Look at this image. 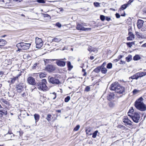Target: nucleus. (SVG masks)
<instances>
[{"label":"nucleus","instance_id":"obj_1","mask_svg":"<svg viewBox=\"0 0 146 146\" xmlns=\"http://www.w3.org/2000/svg\"><path fill=\"white\" fill-rule=\"evenodd\" d=\"M110 89L119 94H122L125 92V88L120 85L117 82L112 83L110 87Z\"/></svg>","mask_w":146,"mask_h":146},{"label":"nucleus","instance_id":"obj_2","mask_svg":"<svg viewBox=\"0 0 146 146\" xmlns=\"http://www.w3.org/2000/svg\"><path fill=\"white\" fill-rule=\"evenodd\" d=\"M143 99L142 97L139 98L135 102V105L137 109L141 111L146 110V106L143 102Z\"/></svg>","mask_w":146,"mask_h":146},{"label":"nucleus","instance_id":"obj_3","mask_svg":"<svg viewBox=\"0 0 146 146\" xmlns=\"http://www.w3.org/2000/svg\"><path fill=\"white\" fill-rule=\"evenodd\" d=\"M47 83L46 79H44L36 84L35 88H37L40 90L46 91L48 87L46 85Z\"/></svg>","mask_w":146,"mask_h":146},{"label":"nucleus","instance_id":"obj_4","mask_svg":"<svg viewBox=\"0 0 146 146\" xmlns=\"http://www.w3.org/2000/svg\"><path fill=\"white\" fill-rule=\"evenodd\" d=\"M31 45V44L26 43L23 42L17 44L16 46L18 48V50L20 51L21 50H25L28 49Z\"/></svg>","mask_w":146,"mask_h":146},{"label":"nucleus","instance_id":"obj_5","mask_svg":"<svg viewBox=\"0 0 146 146\" xmlns=\"http://www.w3.org/2000/svg\"><path fill=\"white\" fill-rule=\"evenodd\" d=\"M26 87L25 83L21 82L16 84L15 88L17 92L20 93L23 92Z\"/></svg>","mask_w":146,"mask_h":146},{"label":"nucleus","instance_id":"obj_6","mask_svg":"<svg viewBox=\"0 0 146 146\" xmlns=\"http://www.w3.org/2000/svg\"><path fill=\"white\" fill-rule=\"evenodd\" d=\"M129 116L132 118L134 122L137 123L139 122V121L140 118V115L137 113L135 112L133 114H129Z\"/></svg>","mask_w":146,"mask_h":146},{"label":"nucleus","instance_id":"obj_7","mask_svg":"<svg viewBox=\"0 0 146 146\" xmlns=\"http://www.w3.org/2000/svg\"><path fill=\"white\" fill-rule=\"evenodd\" d=\"M48 79L50 83L55 85L59 84L60 83L59 80L55 77L49 76Z\"/></svg>","mask_w":146,"mask_h":146},{"label":"nucleus","instance_id":"obj_8","mask_svg":"<svg viewBox=\"0 0 146 146\" xmlns=\"http://www.w3.org/2000/svg\"><path fill=\"white\" fill-rule=\"evenodd\" d=\"M35 43L36 48H40L43 44L42 39L38 37H36L35 38Z\"/></svg>","mask_w":146,"mask_h":146},{"label":"nucleus","instance_id":"obj_9","mask_svg":"<svg viewBox=\"0 0 146 146\" xmlns=\"http://www.w3.org/2000/svg\"><path fill=\"white\" fill-rule=\"evenodd\" d=\"M27 81L29 84L33 86H36V84L35 79L33 77H29L27 78Z\"/></svg>","mask_w":146,"mask_h":146},{"label":"nucleus","instance_id":"obj_10","mask_svg":"<svg viewBox=\"0 0 146 146\" xmlns=\"http://www.w3.org/2000/svg\"><path fill=\"white\" fill-rule=\"evenodd\" d=\"M64 60H66L65 58L63 59H60L57 60V61L56 62V64L58 66L60 67H64L66 65V62L63 61Z\"/></svg>","mask_w":146,"mask_h":146},{"label":"nucleus","instance_id":"obj_11","mask_svg":"<svg viewBox=\"0 0 146 146\" xmlns=\"http://www.w3.org/2000/svg\"><path fill=\"white\" fill-rule=\"evenodd\" d=\"M55 67L52 64L47 65L45 68L46 70L49 72H52L55 70Z\"/></svg>","mask_w":146,"mask_h":146},{"label":"nucleus","instance_id":"obj_12","mask_svg":"<svg viewBox=\"0 0 146 146\" xmlns=\"http://www.w3.org/2000/svg\"><path fill=\"white\" fill-rule=\"evenodd\" d=\"M123 122L125 123V125H131L132 122L129 120L127 116L123 119Z\"/></svg>","mask_w":146,"mask_h":146},{"label":"nucleus","instance_id":"obj_13","mask_svg":"<svg viewBox=\"0 0 146 146\" xmlns=\"http://www.w3.org/2000/svg\"><path fill=\"white\" fill-rule=\"evenodd\" d=\"M2 108L0 107V108ZM7 111L6 109L3 108V109L0 110V118L2 117L3 115H5L7 114Z\"/></svg>","mask_w":146,"mask_h":146},{"label":"nucleus","instance_id":"obj_14","mask_svg":"<svg viewBox=\"0 0 146 146\" xmlns=\"http://www.w3.org/2000/svg\"><path fill=\"white\" fill-rule=\"evenodd\" d=\"M144 22L143 21L139 19L137 21V24L138 28L139 29H140L142 27Z\"/></svg>","mask_w":146,"mask_h":146},{"label":"nucleus","instance_id":"obj_15","mask_svg":"<svg viewBox=\"0 0 146 146\" xmlns=\"http://www.w3.org/2000/svg\"><path fill=\"white\" fill-rule=\"evenodd\" d=\"M76 29L80 31H84V27H83L82 24H77Z\"/></svg>","mask_w":146,"mask_h":146},{"label":"nucleus","instance_id":"obj_16","mask_svg":"<svg viewBox=\"0 0 146 146\" xmlns=\"http://www.w3.org/2000/svg\"><path fill=\"white\" fill-rule=\"evenodd\" d=\"M114 96L115 95L113 93H110L107 96V99L109 100H111L114 99Z\"/></svg>","mask_w":146,"mask_h":146},{"label":"nucleus","instance_id":"obj_17","mask_svg":"<svg viewBox=\"0 0 146 146\" xmlns=\"http://www.w3.org/2000/svg\"><path fill=\"white\" fill-rule=\"evenodd\" d=\"M139 78L138 74L137 73L135 74L129 78V79H136L137 80Z\"/></svg>","mask_w":146,"mask_h":146},{"label":"nucleus","instance_id":"obj_18","mask_svg":"<svg viewBox=\"0 0 146 146\" xmlns=\"http://www.w3.org/2000/svg\"><path fill=\"white\" fill-rule=\"evenodd\" d=\"M34 117L35 119V122H37L38 121V120L40 119V115L38 114L35 113L34 115Z\"/></svg>","mask_w":146,"mask_h":146},{"label":"nucleus","instance_id":"obj_19","mask_svg":"<svg viewBox=\"0 0 146 146\" xmlns=\"http://www.w3.org/2000/svg\"><path fill=\"white\" fill-rule=\"evenodd\" d=\"M127 7V4H124L121 6L119 10L120 11L121 10H123L126 9Z\"/></svg>","mask_w":146,"mask_h":146},{"label":"nucleus","instance_id":"obj_20","mask_svg":"<svg viewBox=\"0 0 146 146\" xmlns=\"http://www.w3.org/2000/svg\"><path fill=\"white\" fill-rule=\"evenodd\" d=\"M109 106L111 108H113L115 106V104L113 102H110L108 103Z\"/></svg>","mask_w":146,"mask_h":146},{"label":"nucleus","instance_id":"obj_21","mask_svg":"<svg viewBox=\"0 0 146 146\" xmlns=\"http://www.w3.org/2000/svg\"><path fill=\"white\" fill-rule=\"evenodd\" d=\"M67 66L68 70H70L73 67V66L71 65V62L70 61H68L67 62Z\"/></svg>","mask_w":146,"mask_h":146},{"label":"nucleus","instance_id":"obj_22","mask_svg":"<svg viewBox=\"0 0 146 146\" xmlns=\"http://www.w3.org/2000/svg\"><path fill=\"white\" fill-rule=\"evenodd\" d=\"M138 75L139 77H142L146 75V72H138Z\"/></svg>","mask_w":146,"mask_h":146},{"label":"nucleus","instance_id":"obj_23","mask_svg":"<svg viewBox=\"0 0 146 146\" xmlns=\"http://www.w3.org/2000/svg\"><path fill=\"white\" fill-rule=\"evenodd\" d=\"M100 68L98 66L93 71V72H94L96 73H98L100 72Z\"/></svg>","mask_w":146,"mask_h":146},{"label":"nucleus","instance_id":"obj_24","mask_svg":"<svg viewBox=\"0 0 146 146\" xmlns=\"http://www.w3.org/2000/svg\"><path fill=\"white\" fill-rule=\"evenodd\" d=\"M126 59L128 62L130 61L132 59V56L131 55H129L126 57Z\"/></svg>","mask_w":146,"mask_h":146},{"label":"nucleus","instance_id":"obj_25","mask_svg":"<svg viewBox=\"0 0 146 146\" xmlns=\"http://www.w3.org/2000/svg\"><path fill=\"white\" fill-rule=\"evenodd\" d=\"M6 43V41L4 39H1V42L0 43V45L1 46V47L4 46Z\"/></svg>","mask_w":146,"mask_h":146},{"label":"nucleus","instance_id":"obj_26","mask_svg":"<svg viewBox=\"0 0 146 146\" xmlns=\"http://www.w3.org/2000/svg\"><path fill=\"white\" fill-rule=\"evenodd\" d=\"M61 39L58 37H56L54 38L52 40L53 41L56 42H58L61 40Z\"/></svg>","mask_w":146,"mask_h":146},{"label":"nucleus","instance_id":"obj_27","mask_svg":"<svg viewBox=\"0 0 146 146\" xmlns=\"http://www.w3.org/2000/svg\"><path fill=\"white\" fill-rule=\"evenodd\" d=\"M134 38V35H130L127 38V40H132Z\"/></svg>","mask_w":146,"mask_h":146},{"label":"nucleus","instance_id":"obj_28","mask_svg":"<svg viewBox=\"0 0 146 146\" xmlns=\"http://www.w3.org/2000/svg\"><path fill=\"white\" fill-rule=\"evenodd\" d=\"M140 59V56L138 55H136L134 56L133 58V59L134 60H137Z\"/></svg>","mask_w":146,"mask_h":146},{"label":"nucleus","instance_id":"obj_29","mask_svg":"<svg viewBox=\"0 0 146 146\" xmlns=\"http://www.w3.org/2000/svg\"><path fill=\"white\" fill-rule=\"evenodd\" d=\"M101 72L102 73L104 74H105L106 73L107 70L106 68H102L101 70Z\"/></svg>","mask_w":146,"mask_h":146},{"label":"nucleus","instance_id":"obj_30","mask_svg":"<svg viewBox=\"0 0 146 146\" xmlns=\"http://www.w3.org/2000/svg\"><path fill=\"white\" fill-rule=\"evenodd\" d=\"M134 112V110L133 108H131V109H130L128 112V115L129 116V114H133L134 113H133Z\"/></svg>","mask_w":146,"mask_h":146},{"label":"nucleus","instance_id":"obj_31","mask_svg":"<svg viewBox=\"0 0 146 146\" xmlns=\"http://www.w3.org/2000/svg\"><path fill=\"white\" fill-rule=\"evenodd\" d=\"M134 44V42H128L126 43L127 46L130 48H131L132 46V44Z\"/></svg>","mask_w":146,"mask_h":146},{"label":"nucleus","instance_id":"obj_32","mask_svg":"<svg viewBox=\"0 0 146 146\" xmlns=\"http://www.w3.org/2000/svg\"><path fill=\"white\" fill-rule=\"evenodd\" d=\"M46 74L44 73H41L39 74V76L40 78H42L46 76Z\"/></svg>","mask_w":146,"mask_h":146},{"label":"nucleus","instance_id":"obj_33","mask_svg":"<svg viewBox=\"0 0 146 146\" xmlns=\"http://www.w3.org/2000/svg\"><path fill=\"white\" fill-rule=\"evenodd\" d=\"M98 132V131L96 130L93 133L92 137L93 138H95L96 137Z\"/></svg>","mask_w":146,"mask_h":146},{"label":"nucleus","instance_id":"obj_34","mask_svg":"<svg viewBox=\"0 0 146 146\" xmlns=\"http://www.w3.org/2000/svg\"><path fill=\"white\" fill-rule=\"evenodd\" d=\"M51 116V115L50 114H48L47 115V116L46 118V119L49 122L50 121Z\"/></svg>","mask_w":146,"mask_h":146},{"label":"nucleus","instance_id":"obj_35","mask_svg":"<svg viewBox=\"0 0 146 146\" xmlns=\"http://www.w3.org/2000/svg\"><path fill=\"white\" fill-rule=\"evenodd\" d=\"M112 64L111 63H109L107 64L106 67L110 69L112 68Z\"/></svg>","mask_w":146,"mask_h":146},{"label":"nucleus","instance_id":"obj_36","mask_svg":"<svg viewBox=\"0 0 146 146\" xmlns=\"http://www.w3.org/2000/svg\"><path fill=\"white\" fill-rule=\"evenodd\" d=\"M90 88L89 86H86L85 89L84 91H85L86 92H88L89 91H90Z\"/></svg>","mask_w":146,"mask_h":146},{"label":"nucleus","instance_id":"obj_37","mask_svg":"<svg viewBox=\"0 0 146 146\" xmlns=\"http://www.w3.org/2000/svg\"><path fill=\"white\" fill-rule=\"evenodd\" d=\"M70 96H67L64 99V101L66 102H68L70 99Z\"/></svg>","mask_w":146,"mask_h":146},{"label":"nucleus","instance_id":"obj_38","mask_svg":"<svg viewBox=\"0 0 146 146\" xmlns=\"http://www.w3.org/2000/svg\"><path fill=\"white\" fill-rule=\"evenodd\" d=\"M106 62H104L103 64H102V65L100 66H99V67H100V69H102V68H105V65H106Z\"/></svg>","mask_w":146,"mask_h":146},{"label":"nucleus","instance_id":"obj_39","mask_svg":"<svg viewBox=\"0 0 146 146\" xmlns=\"http://www.w3.org/2000/svg\"><path fill=\"white\" fill-rule=\"evenodd\" d=\"M94 5L96 7H99L100 6V3L98 2H95L94 3Z\"/></svg>","mask_w":146,"mask_h":146},{"label":"nucleus","instance_id":"obj_40","mask_svg":"<svg viewBox=\"0 0 146 146\" xmlns=\"http://www.w3.org/2000/svg\"><path fill=\"white\" fill-rule=\"evenodd\" d=\"M139 91L137 90L136 89H134L133 91V95L136 94Z\"/></svg>","mask_w":146,"mask_h":146},{"label":"nucleus","instance_id":"obj_41","mask_svg":"<svg viewBox=\"0 0 146 146\" xmlns=\"http://www.w3.org/2000/svg\"><path fill=\"white\" fill-rule=\"evenodd\" d=\"M105 17L102 15H100V19L102 21H104L105 19Z\"/></svg>","mask_w":146,"mask_h":146},{"label":"nucleus","instance_id":"obj_42","mask_svg":"<svg viewBox=\"0 0 146 146\" xmlns=\"http://www.w3.org/2000/svg\"><path fill=\"white\" fill-rule=\"evenodd\" d=\"M80 128V126L79 125H77L74 128V131H78Z\"/></svg>","mask_w":146,"mask_h":146},{"label":"nucleus","instance_id":"obj_43","mask_svg":"<svg viewBox=\"0 0 146 146\" xmlns=\"http://www.w3.org/2000/svg\"><path fill=\"white\" fill-rule=\"evenodd\" d=\"M1 100L5 104H8V102L6 100L4 99H2Z\"/></svg>","mask_w":146,"mask_h":146},{"label":"nucleus","instance_id":"obj_44","mask_svg":"<svg viewBox=\"0 0 146 146\" xmlns=\"http://www.w3.org/2000/svg\"><path fill=\"white\" fill-rule=\"evenodd\" d=\"M52 96L53 97L52 98L54 100L55 99L56 97V94L55 92H54L52 93Z\"/></svg>","mask_w":146,"mask_h":146},{"label":"nucleus","instance_id":"obj_45","mask_svg":"<svg viewBox=\"0 0 146 146\" xmlns=\"http://www.w3.org/2000/svg\"><path fill=\"white\" fill-rule=\"evenodd\" d=\"M17 133H18L19 134L20 136H22L23 133V132L21 130H20L19 131L17 132Z\"/></svg>","mask_w":146,"mask_h":146},{"label":"nucleus","instance_id":"obj_46","mask_svg":"<svg viewBox=\"0 0 146 146\" xmlns=\"http://www.w3.org/2000/svg\"><path fill=\"white\" fill-rule=\"evenodd\" d=\"M37 2L39 3H44L45 1L44 0H37Z\"/></svg>","mask_w":146,"mask_h":146},{"label":"nucleus","instance_id":"obj_47","mask_svg":"<svg viewBox=\"0 0 146 146\" xmlns=\"http://www.w3.org/2000/svg\"><path fill=\"white\" fill-rule=\"evenodd\" d=\"M21 75V73H20L19 74L17 75L16 77H14V78L16 80L17 79H18V77Z\"/></svg>","mask_w":146,"mask_h":146},{"label":"nucleus","instance_id":"obj_48","mask_svg":"<svg viewBox=\"0 0 146 146\" xmlns=\"http://www.w3.org/2000/svg\"><path fill=\"white\" fill-rule=\"evenodd\" d=\"M131 29H129L128 30V31H129V33H128V35L129 36H130V35H134L133 34V33H132V32H131Z\"/></svg>","mask_w":146,"mask_h":146},{"label":"nucleus","instance_id":"obj_49","mask_svg":"<svg viewBox=\"0 0 146 146\" xmlns=\"http://www.w3.org/2000/svg\"><path fill=\"white\" fill-rule=\"evenodd\" d=\"M37 64L36 63H35L33 65V66H32V68L33 69H35L36 68L37 66Z\"/></svg>","mask_w":146,"mask_h":146},{"label":"nucleus","instance_id":"obj_50","mask_svg":"<svg viewBox=\"0 0 146 146\" xmlns=\"http://www.w3.org/2000/svg\"><path fill=\"white\" fill-rule=\"evenodd\" d=\"M133 1L134 0H129L126 4H127L128 6V5L130 4L131 3L133 2Z\"/></svg>","mask_w":146,"mask_h":146},{"label":"nucleus","instance_id":"obj_51","mask_svg":"<svg viewBox=\"0 0 146 146\" xmlns=\"http://www.w3.org/2000/svg\"><path fill=\"white\" fill-rule=\"evenodd\" d=\"M11 83L13 84V83H14L15 81V79L13 78H11Z\"/></svg>","mask_w":146,"mask_h":146},{"label":"nucleus","instance_id":"obj_52","mask_svg":"<svg viewBox=\"0 0 146 146\" xmlns=\"http://www.w3.org/2000/svg\"><path fill=\"white\" fill-rule=\"evenodd\" d=\"M56 25L58 27H61V24L59 23H56Z\"/></svg>","mask_w":146,"mask_h":146},{"label":"nucleus","instance_id":"obj_53","mask_svg":"<svg viewBox=\"0 0 146 146\" xmlns=\"http://www.w3.org/2000/svg\"><path fill=\"white\" fill-rule=\"evenodd\" d=\"M115 16H116V17L117 18H120V15H119V14L118 13H117L116 14H115Z\"/></svg>","mask_w":146,"mask_h":146},{"label":"nucleus","instance_id":"obj_54","mask_svg":"<svg viewBox=\"0 0 146 146\" xmlns=\"http://www.w3.org/2000/svg\"><path fill=\"white\" fill-rule=\"evenodd\" d=\"M105 18L107 21H109L111 20V18L108 17H106Z\"/></svg>","mask_w":146,"mask_h":146},{"label":"nucleus","instance_id":"obj_55","mask_svg":"<svg viewBox=\"0 0 146 146\" xmlns=\"http://www.w3.org/2000/svg\"><path fill=\"white\" fill-rule=\"evenodd\" d=\"M43 16L45 17H50V16L48 14H43Z\"/></svg>","mask_w":146,"mask_h":146},{"label":"nucleus","instance_id":"obj_56","mask_svg":"<svg viewBox=\"0 0 146 146\" xmlns=\"http://www.w3.org/2000/svg\"><path fill=\"white\" fill-rule=\"evenodd\" d=\"M91 29V28H84V31H89Z\"/></svg>","mask_w":146,"mask_h":146},{"label":"nucleus","instance_id":"obj_57","mask_svg":"<svg viewBox=\"0 0 146 146\" xmlns=\"http://www.w3.org/2000/svg\"><path fill=\"white\" fill-rule=\"evenodd\" d=\"M90 129H87L86 130V132L87 134H88V133L90 132Z\"/></svg>","mask_w":146,"mask_h":146},{"label":"nucleus","instance_id":"obj_58","mask_svg":"<svg viewBox=\"0 0 146 146\" xmlns=\"http://www.w3.org/2000/svg\"><path fill=\"white\" fill-rule=\"evenodd\" d=\"M123 57V56L122 55H119V56L118 57V59L119 60L121 58H122Z\"/></svg>","mask_w":146,"mask_h":146},{"label":"nucleus","instance_id":"obj_59","mask_svg":"<svg viewBox=\"0 0 146 146\" xmlns=\"http://www.w3.org/2000/svg\"><path fill=\"white\" fill-rule=\"evenodd\" d=\"M94 57L93 56H90V59L91 60H93V59H94Z\"/></svg>","mask_w":146,"mask_h":146},{"label":"nucleus","instance_id":"obj_60","mask_svg":"<svg viewBox=\"0 0 146 146\" xmlns=\"http://www.w3.org/2000/svg\"><path fill=\"white\" fill-rule=\"evenodd\" d=\"M8 133L9 134H13L11 131L10 130L9 131Z\"/></svg>","mask_w":146,"mask_h":146},{"label":"nucleus","instance_id":"obj_61","mask_svg":"<svg viewBox=\"0 0 146 146\" xmlns=\"http://www.w3.org/2000/svg\"><path fill=\"white\" fill-rule=\"evenodd\" d=\"M21 95L22 96L24 97L25 96V93L24 92L23 94H22Z\"/></svg>","mask_w":146,"mask_h":146},{"label":"nucleus","instance_id":"obj_62","mask_svg":"<svg viewBox=\"0 0 146 146\" xmlns=\"http://www.w3.org/2000/svg\"><path fill=\"white\" fill-rule=\"evenodd\" d=\"M142 47H146V43L143 44L142 45Z\"/></svg>","mask_w":146,"mask_h":146},{"label":"nucleus","instance_id":"obj_63","mask_svg":"<svg viewBox=\"0 0 146 146\" xmlns=\"http://www.w3.org/2000/svg\"><path fill=\"white\" fill-rule=\"evenodd\" d=\"M59 9H60V11H64L63 9L62 8H60Z\"/></svg>","mask_w":146,"mask_h":146},{"label":"nucleus","instance_id":"obj_64","mask_svg":"<svg viewBox=\"0 0 146 146\" xmlns=\"http://www.w3.org/2000/svg\"><path fill=\"white\" fill-rule=\"evenodd\" d=\"M143 11L144 13H146V9H144L143 10Z\"/></svg>","mask_w":146,"mask_h":146}]
</instances>
